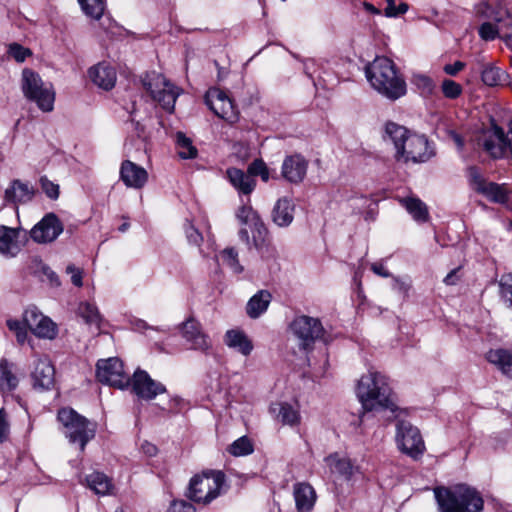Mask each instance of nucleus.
Returning <instances> with one entry per match:
<instances>
[{
    "label": "nucleus",
    "mask_w": 512,
    "mask_h": 512,
    "mask_svg": "<svg viewBox=\"0 0 512 512\" xmlns=\"http://www.w3.org/2000/svg\"><path fill=\"white\" fill-rule=\"evenodd\" d=\"M385 135L394 144L397 161L423 163L435 155L433 147L424 135L412 133L395 122L385 124Z\"/></svg>",
    "instance_id": "nucleus-1"
},
{
    "label": "nucleus",
    "mask_w": 512,
    "mask_h": 512,
    "mask_svg": "<svg viewBox=\"0 0 512 512\" xmlns=\"http://www.w3.org/2000/svg\"><path fill=\"white\" fill-rule=\"evenodd\" d=\"M356 394L363 409L360 419L366 412L381 410L395 412L398 409L395 394L387 378L377 371H369L360 378Z\"/></svg>",
    "instance_id": "nucleus-2"
},
{
    "label": "nucleus",
    "mask_w": 512,
    "mask_h": 512,
    "mask_svg": "<svg viewBox=\"0 0 512 512\" xmlns=\"http://www.w3.org/2000/svg\"><path fill=\"white\" fill-rule=\"evenodd\" d=\"M366 78L381 95L396 100L406 94V83L395 64L387 57H376L365 68Z\"/></svg>",
    "instance_id": "nucleus-3"
},
{
    "label": "nucleus",
    "mask_w": 512,
    "mask_h": 512,
    "mask_svg": "<svg viewBox=\"0 0 512 512\" xmlns=\"http://www.w3.org/2000/svg\"><path fill=\"white\" fill-rule=\"evenodd\" d=\"M435 499L439 512H482L484 501L481 494L467 484L436 487Z\"/></svg>",
    "instance_id": "nucleus-4"
},
{
    "label": "nucleus",
    "mask_w": 512,
    "mask_h": 512,
    "mask_svg": "<svg viewBox=\"0 0 512 512\" xmlns=\"http://www.w3.org/2000/svg\"><path fill=\"white\" fill-rule=\"evenodd\" d=\"M21 89L24 96L43 112H51L54 108L55 91L51 83H46L32 69L22 71Z\"/></svg>",
    "instance_id": "nucleus-5"
},
{
    "label": "nucleus",
    "mask_w": 512,
    "mask_h": 512,
    "mask_svg": "<svg viewBox=\"0 0 512 512\" xmlns=\"http://www.w3.org/2000/svg\"><path fill=\"white\" fill-rule=\"evenodd\" d=\"M58 420L64 427V434L72 444H78L84 451L86 444L95 437L96 424L78 414L71 408H62Z\"/></svg>",
    "instance_id": "nucleus-6"
},
{
    "label": "nucleus",
    "mask_w": 512,
    "mask_h": 512,
    "mask_svg": "<svg viewBox=\"0 0 512 512\" xmlns=\"http://www.w3.org/2000/svg\"><path fill=\"white\" fill-rule=\"evenodd\" d=\"M224 481L225 475L221 471L195 475L190 480L187 497L196 503L208 504L219 496Z\"/></svg>",
    "instance_id": "nucleus-7"
},
{
    "label": "nucleus",
    "mask_w": 512,
    "mask_h": 512,
    "mask_svg": "<svg viewBox=\"0 0 512 512\" xmlns=\"http://www.w3.org/2000/svg\"><path fill=\"white\" fill-rule=\"evenodd\" d=\"M143 85L153 100L157 101L163 109L173 112L179 89L168 81L162 74L152 72L143 79Z\"/></svg>",
    "instance_id": "nucleus-8"
},
{
    "label": "nucleus",
    "mask_w": 512,
    "mask_h": 512,
    "mask_svg": "<svg viewBox=\"0 0 512 512\" xmlns=\"http://www.w3.org/2000/svg\"><path fill=\"white\" fill-rule=\"evenodd\" d=\"M96 377L99 382L119 389L127 388L131 382L130 376L124 372L122 361L117 357L98 360Z\"/></svg>",
    "instance_id": "nucleus-9"
},
{
    "label": "nucleus",
    "mask_w": 512,
    "mask_h": 512,
    "mask_svg": "<svg viewBox=\"0 0 512 512\" xmlns=\"http://www.w3.org/2000/svg\"><path fill=\"white\" fill-rule=\"evenodd\" d=\"M396 441L402 452L417 459L425 451V444L419 429L408 421H398Z\"/></svg>",
    "instance_id": "nucleus-10"
},
{
    "label": "nucleus",
    "mask_w": 512,
    "mask_h": 512,
    "mask_svg": "<svg viewBox=\"0 0 512 512\" xmlns=\"http://www.w3.org/2000/svg\"><path fill=\"white\" fill-rule=\"evenodd\" d=\"M290 328L300 341V346L303 349L311 348L314 342L321 338L324 333L320 320L306 315L296 317Z\"/></svg>",
    "instance_id": "nucleus-11"
},
{
    "label": "nucleus",
    "mask_w": 512,
    "mask_h": 512,
    "mask_svg": "<svg viewBox=\"0 0 512 512\" xmlns=\"http://www.w3.org/2000/svg\"><path fill=\"white\" fill-rule=\"evenodd\" d=\"M205 103L216 116L229 123H234L239 118V112L232 100L218 88H211L206 92Z\"/></svg>",
    "instance_id": "nucleus-12"
},
{
    "label": "nucleus",
    "mask_w": 512,
    "mask_h": 512,
    "mask_svg": "<svg viewBox=\"0 0 512 512\" xmlns=\"http://www.w3.org/2000/svg\"><path fill=\"white\" fill-rule=\"evenodd\" d=\"M23 320L29 330L38 338L54 339L57 335V325L36 307L24 311Z\"/></svg>",
    "instance_id": "nucleus-13"
},
{
    "label": "nucleus",
    "mask_w": 512,
    "mask_h": 512,
    "mask_svg": "<svg viewBox=\"0 0 512 512\" xmlns=\"http://www.w3.org/2000/svg\"><path fill=\"white\" fill-rule=\"evenodd\" d=\"M63 232V224L54 213L46 214L30 231L36 243H51Z\"/></svg>",
    "instance_id": "nucleus-14"
},
{
    "label": "nucleus",
    "mask_w": 512,
    "mask_h": 512,
    "mask_svg": "<svg viewBox=\"0 0 512 512\" xmlns=\"http://www.w3.org/2000/svg\"><path fill=\"white\" fill-rule=\"evenodd\" d=\"M130 384L132 391L144 400H152L157 395L166 392L162 383L153 380L146 371L140 369L134 372Z\"/></svg>",
    "instance_id": "nucleus-15"
},
{
    "label": "nucleus",
    "mask_w": 512,
    "mask_h": 512,
    "mask_svg": "<svg viewBox=\"0 0 512 512\" xmlns=\"http://www.w3.org/2000/svg\"><path fill=\"white\" fill-rule=\"evenodd\" d=\"M236 217L242 224L252 227L253 245L257 250H260L264 245L268 231L258 213L251 206L243 204L239 207Z\"/></svg>",
    "instance_id": "nucleus-16"
},
{
    "label": "nucleus",
    "mask_w": 512,
    "mask_h": 512,
    "mask_svg": "<svg viewBox=\"0 0 512 512\" xmlns=\"http://www.w3.org/2000/svg\"><path fill=\"white\" fill-rule=\"evenodd\" d=\"M182 334L194 350L208 353L212 348L210 337L202 330L200 323L193 318L182 324Z\"/></svg>",
    "instance_id": "nucleus-17"
},
{
    "label": "nucleus",
    "mask_w": 512,
    "mask_h": 512,
    "mask_svg": "<svg viewBox=\"0 0 512 512\" xmlns=\"http://www.w3.org/2000/svg\"><path fill=\"white\" fill-rule=\"evenodd\" d=\"M307 169L308 161L306 158L301 154L295 153L284 158L281 175L286 181L292 184H299L305 179Z\"/></svg>",
    "instance_id": "nucleus-18"
},
{
    "label": "nucleus",
    "mask_w": 512,
    "mask_h": 512,
    "mask_svg": "<svg viewBox=\"0 0 512 512\" xmlns=\"http://www.w3.org/2000/svg\"><path fill=\"white\" fill-rule=\"evenodd\" d=\"M120 179L128 188L142 189L148 181L145 168L130 160H124L120 166Z\"/></svg>",
    "instance_id": "nucleus-19"
},
{
    "label": "nucleus",
    "mask_w": 512,
    "mask_h": 512,
    "mask_svg": "<svg viewBox=\"0 0 512 512\" xmlns=\"http://www.w3.org/2000/svg\"><path fill=\"white\" fill-rule=\"evenodd\" d=\"M55 370L47 358L39 359L32 371L34 388L49 390L54 384Z\"/></svg>",
    "instance_id": "nucleus-20"
},
{
    "label": "nucleus",
    "mask_w": 512,
    "mask_h": 512,
    "mask_svg": "<svg viewBox=\"0 0 512 512\" xmlns=\"http://www.w3.org/2000/svg\"><path fill=\"white\" fill-rule=\"evenodd\" d=\"M89 77L98 87L110 90L115 86L117 74L112 66L101 62L89 69Z\"/></svg>",
    "instance_id": "nucleus-21"
},
{
    "label": "nucleus",
    "mask_w": 512,
    "mask_h": 512,
    "mask_svg": "<svg viewBox=\"0 0 512 512\" xmlns=\"http://www.w3.org/2000/svg\"><path fill=\"white\" fill-rule=\"evenodd\" d=\"M296 509L298 512H310L316 502V492L314 488L306 483H296L293 487Z\"/></svg>",
    "instance_id": "nucleus-22"
},
{
    "label": "nucleus",
    "mask_w": 512,
    "mask_h": 512,
    "mask_svg": "<svg viewBox=\"0 0 512 512\" xmlns=\"http://www.w3.org/2000/svg\"><path fill=\"white\" fill-rule=\"evenodd\" d=\"M33 196V187L28 183H24L18 179L13 180L4 193L5 201L15 205L27 203L32 200Z\"/></svg>",
    "instance_id": "nucleus-23"
},
{
    "label": "nucleus",
    "mask_w": 512,
    "mask_h": 512,
    "mask_svg": "<svg viewBox=\"0 0 512 512\" xmlns=\"http://www.w3.org/2000/svg\"><path fill=\"white\" fill-rule=\"evenodd\" d=\"M19 230L0 225V254L15 257L21 250Z\"/></svg>",
    "instance_id": "nucleus-24"
},
{
    "label": "nucleus",
    "mask_w": 512,
    "mask_h": 512,
    "mask_svg": "<svg viewBox=\"0 0 512 512\" xmlns=\"http://www.w3.org/2000/svg\"><path fill=\"white\" fill-rule=\"evenodd\" d=\"M486 359L504 376L512 379V349H491L487 352Z\"/></svg>",
    "instance_id": "nucleus-25"
},
{
    "label": "nucleus",
    "mask_w": 512,
    "mask_h": 512,
    "mask_svg": "<svg viewBox=\"0 0 512 512\" xmlns=\"http://www.w3.org/2000/svg\"><path fill=\"white\" fill-rule=\"evenodd\" d=\"M273 222L279 227L289 226L294 219V204L288 198L279 199L272 211Z\"/></svg>",
    "instance_id": "nucleus-26"
},
{
    "label": "nucleus",
    "mask_w": 512,
    "mask_h": 512,
    "mask_svg": "<svg viewBox=\"0 0 512 512\" xmlns=\"http://www.w3.org/2000/svg\"><path fill=\"white\" fill-rule=\"evenodd\" d=\"M272 295L268 290H260L253 295L247 305L246 313L252 319H257L265 313L271 302Z\"/></svg>",
    "instance_id": "nucleus-27"
},
{
    "label": "nucleus",
    "mask_w": 512,
    "mask_h": 512,
    "mask_svg": "<svg viewBox=\"0 0 512 512\" xmlns=\"http://www.w3.org/2000/svg\"><path fill=\"white\" fill-rule=\"evenodd\" d=\"M227 177L230 183L240 193L249 195L255 188L256 181L248 174L237 168H229Z\"/></svg>",
    "instance_id": "nucleus-28"
},
{
    "label": "nucleus",
    "mask_w": 512,
    "mask_h": 512,
    "mask_svg": "<svg viewBox=\"0 0 512 512\" xmlns=\"http://www.w3.org/2000/svg\"><path fill=\"white\" fill-rule=\"evenodd\" d=\"M225 343L228 347L236 349L244 356L253 350V344L246 334L239 330H228L225 334Z\"/></svg>",
    "instance_id": "nucleus-29"
},
{
    "label": "nucleus",
    "mask_w": 512,
    "mask_h": 512,
    "mask_svg": "<svg viewBox=\"0 0 512 512\" xmlns=\"http://www.w3.org/2000/svg\"><path fill=\"white\" fill-rule=\"evenodd\" d=\"M85 480L87 486L97 495L105 496L111 494L114 489L112 480L101 472L94 471L87 475Z\"/></svg>",
    "instance_id": "nucleus-30"
},
{
    "label": "nucleus",
    "mask_w": 512,
    "mask_h": 512,
    "mask_svg": "<svg viewBox=\"0 0 512 512\" xmlns=\"http://www.w3.org/2000/svg\"><path fill=\"white\" fill-rule=\"evenodd\" d=\"M270 412L284 425H295L300 420L298 411L285 402L272 404Z\"/></svg>",
    "instance_id": "nucleus-31"
},
{
    "label": "nucleus",
    "mask_w": 512,
    "mask_h": 512,
    "mask_svg": "<svg viewBox=\"0 0 512 512\" xmlns=\"http://www.w3.org/2000/svg\"><path fill=\"white\" fill-rule=\"evenodd\" d=\"M325 462L332 473L338 474L346 480H349L353 475V465L347 458L332 454L325 458Z\"/></svg>",
    "instance_id": "nucleus-32"
},
{
    "label": "nucleus",
    "mask_w": 512,
    "mask_h": 512,
    "mask_svg": "<svg viewBox=\"0 0 512 512\" xmlns=\"http://www.w3.org/2000/svg\"><path fill=\"white\" fill-rule=\"evenodd\" d=\"M479 194L485 196L489 201L504 204L508 201V194L504 184L487 182L480 187Z\"/></svg>",
    "instance_id": "nucleus-33"
},
{
    "label": "nucleus",
    "mask_w": 512,
    "mask_h": 512,
    "mask_svg": "<svg viewBox=\"0 0 512 512\" xmlns=\"http://www.w3.org/2000/svg\"><path fill=\"white\" fill-rule=\"evenodd\" d=\"M18 386V379L13 373V364L7 359L0 361V389L2 391H13Z\"/></svg>",
    "instance_id": "nucleus-34"
},
{
    "label": "nucleus",
    "mask_w": 512,
    "mask_h": 512,
    "mask_svg": "<svg viewBox=\"0 0 512 512\" xmlns=\"http://www.w3.org/2000/svg\"><path fill=\"white\" fill-rule=\"evenodd\" d=\"M403 206L407 209L414 220L425 222L428 220L429 214L427 206L418 198H406L402 201Z\"/></svg>",
    "instance_id": "nucleus-35"
},
{
    "label": "nucleus",
    "mask_w": 512,
    "mask_h": 512,
    "mask_svg": "<svg viewBox=\"0 0 512 512\" xmlns=\"http://www.w3.org/2000/svg\"><path fill=\"white\" fill-rule=\"evenodd\" d=\"M83 13L94 20H100L106 9V0H78Z\"/></svg>",
    "instance_id": "nucleus-36"
},
{
    "label": "nucleus",
    "mask_w": 512,
    "mask_h": 512,
    "mask_svg": "<svg viewBox=\"0 0 512 512\" xmlns=\"http://www.w3.org/2000/svg\"><path fill=\"white\" fill-rule=\"evenodd\" d=\"M177 153L182 159H194L197 156V149L192 144V140L183 132L178 131L175 135Z\"/></svg>",
    "instance_id": "nucleus-37"
},
{
    "label": "nucleus",
    "mask_w": 512,
    "mask_h": 512,
    "mask_svg": "<svg viewBox=\"0 0 512 512\" xmlns=\"http://www.w3.org/2000/svg\"><path fill=\"white\" fill-rule=\"evenodd\" d=\"M78 313L86 324L100 329L101 316L96 306L88 302L80 303Z\"/></svg>",
    "instance_id": "nucleus-38"
},
{
    "label": "nucleus",
    "mask_w": 512,
    "mask_h": 512,
    "mask_svg": "<svg viewBox=\"0 0 512 512\" xmlns=\"http://www.w3.org/2000/svg\"><path fill=\"white\" fill-rule=\"evenodd\" d=\"M227 451L236 457L247 456L254 451L253 443L247 436H242L230 444Z\"/></svg>",
    "instance_id": "nucleus-39"
},
{
    "label": "nucleus",
    "mask_w": 512,
    "mask_h": 512,
    "mask_svg": "<svg viewBox=\"0 0 512 512\" xmlns=\"http://www.w3.org/2000/svg\"><path fill=\"white\" fill-rule=\"evenodd\" d=\"M411 81L422 96H430L435 91L434 81L427 75L414 74Z\"/></svg>",
    "instance_id": "nucleus-40"
},
{
    "label": "nucleus",
    "mask_w": 512,
    "mask_h": 512,
    "mask_svg": "<svg viewBox=\"0 0 512 512\" xmlns=\"http://www.w3.org/2000/svg\"><path fill=\"white\" fill-rule=\"evenodd\" d=\"M220 258L234 273L243 272V266L239 263L238 252L234 248L230 247L222 250Z\"/></svg>",
    "instance_id": "nucleus-41"
},
{
    "label": "nucleus",
    "mask_w": 512,
    "mask_h": 512,
    "mask_svg": "<svg viewBox=\"0 0 512 512\" xmlns=\"http://www.w3.org/2000/svg\"><path fill=\"white\" fill-rule=\"evenodd\" d=\"M504 75L501 69L494 66L485 67L481 73L483 83L488 86L499 85Z\"/></svg>",
    "instance_id": "nucleus-42"
},
{
    "label": "nucleus",
    "mask_w": 512,
    "mask_h": 512,
    "mask_svg": "<svg viewBox=\"0 0 512 512\" xmlns=\"http://www.w3.org/2000/svg\"><path fill=\"white\" fill-rule=\"evenodd\" d=\"M443 95L448 99H456L462 94V86L451 79H444L441 84Z\"/></svg>",
    "instance_id": "nucleus-43"
},
{
    "label": "nucleus",
    "mask_w": 512,
    "mask_h": 512,
    "mask_svg": "<svg viewBox=\"0 0 512 512\" xmlns=\"http://www.w3.org/2000/svg\"><path fill=\"white\" fill-rule=\"evenodd\" d=\"M386 4L384 15L388 18H396L405 14L409 9V5L406 2H401L396 6L395 0H386Z\"/></svg>",
    "instance_id": "nucleus-44"
},
{
    "label": "nucleus",
    "mask_w": 512,
    "mask_h": 512,
    "mask_svg": "<svg viewBox=\"0 0 512 512\" xmlns=\"http://www.w3.org/2000/svg\"><path fill=\"white\" fill-rule=\"evenodd\" d=\"M8 328L13 331L16 335L17 341L20 344H23L27 339V326L25 322H20L19 320H8L7 321Z\"/></svg>",
    "instance_id": "nucleus-45"
},
{
    "label": "nucleus",
    "mask_w": 512,
    "mask_h": 512,
    "mask_svg": "<svg viewBox=\"0 0 512 512\" xmlns=\"http://www.w3.org/2000/svg\"><path fill=\"white\" fill-rule=\"evenodd\" d=\"M503 145L505 142H500L497 138H486L483 142V147L492 157L500 158L503 155Z\"/></svg>",
    "instance_id": "nucleus-46"
},
{
    "label": "nucleus",
    "mask_w": 512,
    "mask_h": 512,
    "mask_svg": "<svg viewBox=\"0 0 512 512\" xmlns=\"http://www.w3.org/2000/svg\"><path fill=\"white\" fill-rule=\"evenodd\" d=\"M8 52L9 55L17 62H23L29 55H31L30 49L25 48L18 43L10 44Z\"/></svg>",
    "instance_id": "nucleus-47"
},
{
    "label": "nucleus",
    "mask_w": 512,
    "mask_h": 512,
    "mask_svg": "<svg viewBox=\"0 0 512 512\" xmlns=\"http://www.w3.org/2000/svg\"><path fill=\"white\" fill-rule=\"evenodd\" d=\"M469 180L472 188L478 193L480 187H484L487 181L482 177L477 167H469L468 169Z\"/></svg>",
    "instance_id": "nucleus-48"
},
{
    "label": "nucleus",
    "mask_w": 512,
    "mask_h": 512,
    "mask_svg": "<svg viewBox=\"0 0 512 512\" xmlns=\"http://www.w3.org/2000/svg\"><path fill=\"white\" fill-rule=\"evenodd\" d=\"M41 188L50 199H57L59 197V186L54 184L46 177L40 178Z\"/></svg>",
    "instance_id": "nucleus-49"
},
{
    "label": "nucleus",
    "mask_w": 512,
    "mask_h": 512,
    "mask_svg": "<svg viewBox=\"0 0 512 512\" xmlns=\"http://www.w3.org/2000/svg\"><path fill=\"white\" fill-rule=\"evenodd\" d=\"M479 35L483 40L491 41L498 36V30L494 24L490 22H484L479 27Z\"/></svg>",
    "instance_id": "nucleus-50"
},
{
    "label": "nucleus",
    "mask_w": 512,
    "mask_h": 512,
    "mask_svg": "<svg viewBox=\"0 0 512 512\" xmlns=\"http://www.w3.org/2000/svg\"><path fill=\"white\" fill-rule=\"evenodd\" d=\"M393 290L401 294L404 298L408 296L411 288V280L409 277L398 278L395 277L392 285Z\"/></svg>",
    "instance_id": "nucleus-51"
},
{
    "label": "nucleus",
    "mask_w": 512,
    "mask_h": 512,
    "mask_svg": "<svg viewBox=\"0 0 512 512\" xmlns=\"http://www.w3.org/2000/svg\"><path fill=\"white\" fill-rule=\"evenodd\" d=\"M66 273L71 275V282L76 287H81L83 285V272L80 268H77L73 264H69L66 267Z\"/></svg>",
    "instance_id": "nucleus-52"
},
{
    "label": "nucleus",
    "mask_w": 512,
    "mask_h": 512,
    "mask_svg": "<svg viewBox=\"0 0 512 512\" xmlns=\"http://www.w3.org/2000/svg\"><path fill=\"white\" fill-rule=\"evenodd\" d=\"M167 512H195V508L184 500L173 501Z\"/></svg>",
    "instance_id": "nucleus-53"
},
{
    "label": "nucleus",
    "mask_w": 512,
    "mask_h": 512,
    "mask_svg": "<svg viewBox=\"0 0 512 512\" xmlns=\"http://www.w3.org/2000/svg\"><path fill=\"white\" fill-rule=\"evenodd\" d=\"M189 243L199 246L203 241L202 234L191 224L185 230Z\"/></svg>",
    "instance_id": "nucleus-54"
},
{
    "label": "nucleus",
    "mask_w": 512,
    "mask_h": 512,
    "mask_svg": "<svg viewBox=\"0 0 512 512\" xmlns=\"http://www.w3.org/2000/svg\"><path fill=\"white\" fill-rule=\"evenodd\" d=\"M266 164L261 159L254 160L248 167V175L259 176L265 171Z\"/></svg>",
    "instance_id": "nucleus-55"
},
{
    "label": "nucleus",
    "mask_w": 512,
    "mask_h": 512,
    "mask_svg": "<svg viewBox=\"0 0 512 512\" xmlns=\"http://www.w3.org/2000/svg\"><path fill=\"white\" fill-rule=\"evenodd\" d=\"M9 432V424L6 420V413L4 409H0V442H3Z\"/></svg>",
    "instance_id": "nucleus-56"
},
{
    "label": "nucleus",
    "mask_w": 512,
    "mask_h": 512,
    "mask_svg": "<svg viewBox=\"0 0 512 512\" xmlns=\"http://www.w3.org/2000/svg\"><path fill=\"white\" fill-rule=\"evenodd\" d=\"M500 285L506 301L509 303V306L512 307V277L501 282Z\"/></svg>",
    "instance_id": "nucleus-57"
},
{
    "label": "nucleus",
    "mask_w": 512,
    "mask_h": 512,
    "mask_svg": "<svg viewBox=\"0 0 512 512\" xmlns=\"http://www.w3.org/2000/svg\"><path fill=\"white\" fill-rule=\"evenodd\" d=\"M465 64L461 61H456L453 64H447L443 70L446 74L454 76L464 68Z\"/></svg>",
    "instance_id": "nucleus-58"
},
{
    "label": "nucleus",
    "mask_w": 512,
    "mask_h": 512,
    "mask_svg": "<svg viewBox=\"0 0 512 512\" xmlns=\"http://www.w3.org/2000/svg\"><path fill=\"white\" fill-rule=\"evenodd\" d=\"M43 274L47 277V279L50 281V283L52 285H54V286L60 285V281H59L57 274L53 270H51L49 267L43 268Z\"/></svg>",
    "instance_id": "nucleus-59"
},
{
    "label": "nucleus",
    "mask_w": 512,
    "mask_h": 512,
    "mask_svg": "<svg viewBox=\"0 0 512 512\" xmlns=\"http://www.w3.org/2000/svg\"><path fill=\"white\" fill-rule=\"evenodd\" d=\"M371 270L379 275V276H382V277H390V273L388 272V270L384 267V265L382 263H373L371 265Z\"/></svg>",
    "instance_id": "nucleus-60"
},
{
    "label": "nucleus",
    "mask_w": 512,
    "mask_h": 512,
    "mask_svg": "<svg viewBox=\"0 0 512 512\" xmlns=\"http://www.w3.org/2000/svg\"><path fill=\"white\" fill-rule=\"evenodd\" d=\"M143 452L148 456H154L157 453V447L151 443L145 442L141 446Z\"/></svg>",
    "instance_id": "nucleus-61"
},
{
    "label": "nucleus",
    "mask_w": 512,
    "mask_h": 512,
    "mask_svg": "<svg viewBox=\"0 0 512 512\" xmlns=\"http://www.w3.org/2000/svg\"><path fill=\"white\" fill-rule=\"evenodd\" d=\"M449 136L454 141L459 150L463 149L464 140L458 133H456L455 131H449Z\"/></svg>",
    "instance_id": "nucleus-62"
},
{
    "label": "nucleus",
    "mask_w": 512,
    "mask_h": 512,
    "mask_svg": "<svg viewBox=\"0 0 512 512\" xmlns=\"http://www.w3.org/2000/svg\"><path fill=\"white\" fill-rule=\"evenodd\" d=\"M456 272H457V269H454L452 270L445 278H444V282L447 284V285H453L455 284V280H456Z\"/></svg>",
    "instance_id": "nucleus-63"
},
{
    "label": "nucleus",
    "mask_w": 512,
    "mask_h": 512,
    "mask_svg": "<svg viewBox=\"0 0 512 512\" xmlns=\"http://www.w3.org/2000/svg\"><path fill=\"white\" fill-rule=\"evenodd\" d=\"M239 238H240L241 241L245 242L247 245L251 244L249 233H248L247 229H245V228L240 229V231H239Z\"/></svg>",
    "instance_id": "nucleus-64"
}]
</instances>
